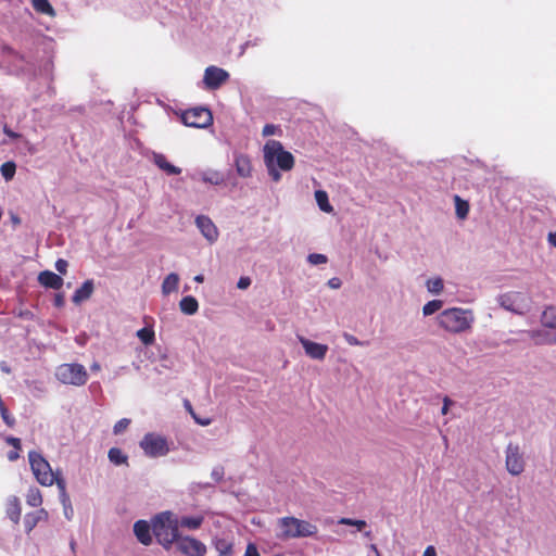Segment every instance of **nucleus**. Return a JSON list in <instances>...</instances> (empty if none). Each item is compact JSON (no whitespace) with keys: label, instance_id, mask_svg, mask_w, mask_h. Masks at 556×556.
Here are the masks:
<instances>
[{"label":"nucleus","instance_id":"nucleus-20","mask_svg":"<svg viewBox=\"0 0 556 556\" xmlns=\"http://www.w3.org/2000/svg\"><path fill=\"white\" fill-rule=\"evenodd\" d=\"M38 282L45 288L58 290L63 286V278L51 270H43L38 275Z\"/></svg>","mask_w":556,"mask_h":556},{"label":"nucleus","instance_id":"nucleus-3","mask_svg":"<svg viewBox=\"0 0 556 556\" xmlns=\"http://www.w3.org/2000/svg\"><path fill=\"white\" fill-rule=\"evenodd\" d=\"M179 517L170 510L162 511L152 518V531L160 545L169 549L179 539Z\"/></svg>","mask_w":556,"mask_h":556},{"label":"nucleus","instance_id":"nucleus-18","mask_svg":"<svg viewBox=\"0 0 556 556\" xmlns=\"http://www.w3.org/2000/svg\"><path fill=\"white\" fill-rule=\"evenodd\" d=\"M151 530H152V522L149 523L146 520H138L134 525V533H135L137 540L146 546H148L152 543Z\"/></svg>","mask_w":556,"mask_h":556},{"label":"nucleus","instance_id":"nucleus-36","mask_svg":"<svg viewBox=\"0 0 556 556\" xmlns=\"http://www.w3.org/2000/svg\"><path fill=\"white\" fill-rule=\"evenodd\" d=\"M442 307H443V301L431 300L422 306V315L425 317L431 316V315L438 313Z\"/></svg>","mask_w":556,"mask_h":556},{"label":"nucleus","instance_id":"nucleus-40","mask_svg":"<svg viewBox=\"0 0 556 556\" xmlns=\"http://www.w3.org/2000/svg\"><path fill=\"white\" fill-rule=\"evenodd\" d=\"M130 425L129 418H122L119 419L113 427L114 434H121L123 433Z\"/></svg>","mask_w":556,"mask_h":556},{"label":"nucleus","instance_id":"nucleus-63","mask_svg":"<svg viewBox=\"0 0 556 556\" xmlns=\"http://www.w3.org/2000/svg\"><path fill=\"white\" fill-rule=\"evenodd\" d=\"M365 535H366L367 538H369V536H370V532H369V531H366V532H365Z\"/></svg>","mask_w":556,"mask_h":556},{"label":"nucleus","instance_id":"nucleus-34","mask_svg":"<svg viewBox=\"0 0 556 556\" xmlns=\"http://www.w3.org/2000/svg\"><path fill=\"white\" fill-rule=\"evenodd\" d=\"M455 202V213L459 219H465L469 213V204L467 201L463 200L460 197H454Z\"/></svg>","mask_w":556,"mask_h":556},{"label":"nucleus","instance_id":"nucleus-52","mask_svg":"<svg viewBox=\"0 0 556 556\" xmlns=\"http://www.w3.org/2000/svg\"><path fill=\"white\" fill-rule=\"evenodd\" d=\"M212 477H213L216 481L220 480V479H222V477H223V469H222V468H215V469H213V471H212Z\"/></svg>","mask_w":556,"mask_h":556},{"label":"nucleus","instance_id":"nucleus-2","mask_svg":"<svg viewBox=\"0 0 556 556\" xmlns=\"http://www.w3.org/2000/svg\"><path fill=\"white\" fill-rule=\"evenodd\" d=\"M476 317L470 308L450 307L438 314L435 321L439 328L452 334L469 332Z\"/></svg>","mask_w":556,"mask_h":556},{"label":"nucleus","instance_id":"nucleus-37","mask_svg":"<svg viewBox=\"0 0 556 556\" xmlns=\"http://www.w3.org/2000/svg\"><path fill=\"white\" fill-rule=\"evenodd\" d=\"M0 172H1V175L2 177L9 181L11 180L14 175H15V172H16V165L14 162H5L1 165L0 167Z\"/></svg>","mask_w":556,"mask_h":556},{"label":"nucleus","instance_id":"nucleus-17","mask_svg":"<svg viewBox=\"0 0 556 556\" xmlns=\"http://www.w3.org/2000/svg\"><path fill=\"white\" fill-rule=\"evenodd\" d=\"M48 519L49 514L45 508H39L35 511L27 513L23 520L25 531L30 533L39 522L47 521Z\"/></svg>","mask_w":556,"mask_h":556},{"label":"nucleus","instance_id":"nucleus-59","mask_svg":"<svg viewBox=\"0 0 556 556\" xmlns=\"http://www.w3.org/2000/svg\"><path fill=\"white\" fill-rule=\"evenodd\" d=\"M64 511H65V517H66L67 519H70V518H71V514H72V507H71V505H70V506H66V508L64 507Z\"/></svg>","mask_w":556,"mask_h":556},{"label":"nucleus","instance_id":"nucleus-19","mask_svg":"<svg viewBox=\"0 0 556 556\" xmlns=\"http://www.w3.org/2000/svg\"><path fill=\"white\" fill-rule=\"evenodd\" d=\"M5 514L8 518L15 525L21 520L22 507L21 501L17 496L11 495L4 503Z\"/></svg>","mask_w":556,"mask_h":556},{"label":"nucleus","instance_id":"nucleus-5","mask_svg":"<svg viewBox=\"0 0 556 556\" xmlns=\"http://www.w3.org/2000/svg\"><path fill=\"white\" fill-rule=\"evenodd\" d=\"M139 447L149 458L165 457L170 452L167 437L159 432H147L139 441Z\"/></svg>","mask_w":556,"mask_h":556},{"label":"nucleus","instance_id":"nucleus-38","mask_svg":"<svg viewBox=\"0 0 556 556\" xmlns=\"http://www.w3.org/2000/svg\"><path fill=\"white\" fill-rule=\"evenodd\" d=\"M281 134H282L281 128L277 125H273V124H266L262 130V135L264 137L281 136Z\"/></svg>","mask_w":556,"mask_h":556},{"label":"nucleus","instance_id":"nucleus-9","mask_svg":"<svg viewBox=\"0 0 556 556\" xmlns=\"http://www.w3.org/2000/svg\"><path fill=\"white\" fill-rule=\"evenodd\" d=\"M496 302L501 307L515 314L523 315L530 311L532 301L529 294L521 291H508L500 294Z\"/></svg>","mask_w":556,"mask_h":556},{"label":"nucleus","instance_id":"nucleus-25","mask_svg":"<svg viewBox=\"0 0 556 556\" xmlns=\"http://www.w3.org/2000/svg\"><path fill=\"white\" fill-rule=\"evenodd\" d=\"M93 292V282L92 280H86L80 288H78L72 298V301L75 304H80L81 302L88 300Z\"/></svg>","mask_w":556,"mask_h":556},{"label":"nucleus","instance_id":"nucleus-15","mask_svg":"<svg viewBox=\"0 0 556 556\" xmlns=\"http://www.w3.org/2000/svg\"><path fill=\"white\" fill-rule=\"evenodd\" d=\"M194 224L204 239L214 244L219 238V230L214 222L206 215H199L194 219Z\"/></svg>","mask_w":556,"mask_h":556},{"label":"nucleus","instance_id":"nucleus-30","mask_svg":"<svg viewBox=\"0 0 556 556\" xmlns=\"http://www.w3.org/2000/svg\"><path fill=\"white\" fill-rule=\"evenodd\" d=\"M426 289L432 295H440L444 290V281L441 277H430L426 280Z\"/></svg>","mask_w":556,"mask_h":556},{"label":"nucleus","instance_id":"nucleus-11","mask_svg":"<svg viewBox=\"0 0 556 556\" xmlns=\"http://www.w3.org/2000/svg\"><path fill=\"white\" fill-rule=\"evenodd\" d=\"M505 467L511 476H519L525 471L526 460L520 447L508 444L505 450Z\"/></svg>","mask_w":556,"mask_h":556},{"label":"nucleus","instance_id":"nucleus-39","mask_svg":"<svg viewBox=\"0 0 556 556\" xmlns=\"http://www.w3.org/2000/svg\"><path fill=\"white\" fill-rule=\"evenodd\" d=\"M307 262L311 265H323L328 262V258L325 254L321 253H311L307 256Z\"/></svg>","mask_w":556,"mask_h":556},{"label":"nucleus","instance_id":"nucleus-32","mask_svg":"<svg viewBox=\"0 0 556 556\" xmlns=\"http://www.w3.org/2000/svg\"><path fill=\"white\" fill-rule=\"evenodd\" d=\"M34 10L38 13L54 17L56 15L55 10L49 2V0H31Z\"/></svg>","mask_w":556,"mask_h":556},{"label":"nucleus","instance_id":"nucleus-1","mask_svg":"<svg viewBox=\"0 0 556 556\" xmlns=\"http://www.w3.org/2000/svg\"><path fill=\"white\" fill-rule=\"evenodd\" d=\"M263 159L269 177L278 182L281 172H289L294 167V156L277 140H268L263 147Z\"/></svg>","mask_w":556,"mask_h":556},{"label":"nucleus","instance_id":"nucleus-31","mask_svg":"<svg viewBox=\"0 0 556 556\" xmlns=\"http://www.w3.org/2000/svg\"><path fill=\"white\" fill-rule=\"evenodd\" d=\"M25 500L30 507H40L43 502L41 491L36 486H31L27 490Z\"/></svg>","mask_w":556,"mask_h":556},{"label":"nucleus","instance_id":"nucleus-21","mask_svg":"<svg viewBox=\"0 0 556 556\" xmlns=\"http://www.w3.org/2000/svg\"><path fill=\"white\" fill-rule=\"evenodd\" d=\"M235 166L240 177L248 178L252 175V163L248 155L238 154L235 157Z\"/></svg>","mask_w":556,"mask_h":556},{"label":"nucleus","instance_id":"nucleus-50","mask_svg":"<svg viewBox=\"0 0 556 556\" xmlns=\"http://www.w3.org/2000/svg\"><path fill=\"white\" fill-rule=\"evenodd\" d=\"M451 403H452V402H451L447 397H445V399H444V401H443V406H442V408H441V413H442L443 415H446V414L448 413V410H450V406H451Z\"/></svg>","mask_w":556,"mask_h":556},{"label":"nucleus","instance_id":"nucleus-62","mask_svg":"<svg viewBox=\"0 0 556 556\" xmlns=\"http://www.w3.org/2000/svg\"><path fill=\"white\" fill-rule=\"evenodd\" d=\"M25 143H26V146H27L28 151H29L30 153H34V152H35V149L29 144V142H28V141H26Z\"/></svg>","mask_w":556,"mask_h":556},{"label":"nucleus","instance_id":"nucleus-7","mask_svg":"<svg viewBox=\"0 0 556 556\" xmlns=\"http://www.w3.org/2000/svg\"><path fill=\"white\" fill-rule=\"evenodd\" d=\"M280 536L282 538H304L316 534L317 527L309 521L298 519L295 517H283L278 520Z\"/></svg>","mask_w":556,"mask_h":556},{"label":"nucleus","instance_id":"nucleus-55","mask_svg":"<svg viewBox=\"0 0 556 556\" xmlns=\"http://www.w3.org/2000/svg\"><path fill=\"white\" fill-rule=\"evenodd\" d=\"M17 451H18V450H15V451H12V452H10V453L8 454V458H9V460L14 462V460H16V459L20 457V454H18V452H17Z\"/></svg>","mask_w":556,"mask_h":556},{"label":"nucleus","instance_id":"nucleus-57","mask_svg":"<svg viewBox=\"0 0 556 556\" xmlns=\"http://www.w3.org/2000/svg\"><path fill=\"white\" fill-rule=\"evenodd\" d=\"M548 242L556 248V231L548 235Z\"/></svg>","mask_w":556,"mask_h":556},{"label":"nucleus","instance_id":"nucleus-24","mask_svg":"<svg viewBox=\"0 0 556 556\" xmlns=\"http://www.w3.org/2000/svg\"><path fill=\"white\" fill-rule=\"evenodd\" d=\"M204 521L203 515H186L182 517H179V526L180 528L195 531L201 528Z\"/></svg>","mask_w":556,"mask_h":556},{"label":"nucleus","instance_id":"nucleus-60","mask_svg":"<svg viewBox=\"0 0 556 556\" xmlns=\"http://www.w3.org/2000/svg\"><path fill=\"white\" fill-rule=\"evenodd\" d=\"M193 280L198 283H202L204 281L203 275H197L194 276Z\"/></svg>","mask_w":556,"mask_h":556},{"label":"nucleus","instance_id":"nucleus-28","mask_svg":"<svg viewBox=\"0 0 556 556\" xmlns=\"http://www.w3.org/2000/svg\"><path fill=\"white\" fill-rule=\"evenodd\" d=\"M54 484L56 485V488L59 490L60 502L63 505V507L66 508V506H70V497H68V494L66 492V481L63 478L61 471H59L55 475Z\"/></svg>","mask_w":556,"mask_h":556},{"label":"nucleus","instance_id":"nucleus-12","mask_svg":"<svg viewBox=\"0 0 556 556\" xmlns=\"http://www.w3.org/2000/svg\"><path fill=\"white\" fill-rule=\"evenodd\" d=\"M177 551L185 556H205L206 545L192 535H180L175 542Z\"/></svg>","mask_w":556,"mask_h":556},{"label":"nucleus","instance_id":"nucleus-58","mask_svg":"<svg viewBox=\"0 0 556 556\" xmlns=\"http://www.w3.org/2000/svg\"><path fill=\"white\" fill-rule=\"evenodd\" d=\"M90 369L93 371H99L101 369V366L99 363L94 362L91 364Z\"/></svg>","mask_w":556,"mask_h":556},{"label":"nucleus","instance_id":"nucleus-33","mask_svg":"<svg viewBox=\"0 0 556 556\" xmlns=\"http://www.w3.org/2000/svg\"><path fill=\"white\" fill-rule=\"evenodd\" d=\"M201 179L204 182H208L212 185H220L224 182V176L215 169H207L202 172Z\"/></svg>","mask_w":556,"mask_h":556},{"label":"nucleus","instance_id":"nucleus-46","mask_svg":"<svg viewBox=\"0 0 556 556\" xmlns=\"http://www.w3.org/2000/svg\"><path fill=\"white\" fill-rule=\"evenodd\" d=\"M7 442L12 445L15 450L21 448V441L17 438L9 437L7 438Z\"/></svg>","mask_w":556,"mask_h":556},{"label":"nucleus","instance_id":"nucleus-27","mask_svg":"<svg viewBox=\"0 0 556 556\" xmlns=\"http://www.w3.org/2000/svg\"><path fill=\"white\" fill-rule=\"evenodd\" d=\"M180 311L186 315H194L199 309V303L192 295L184 296L179 302Z\"/></svg>","mask_w":556,"mask_h":556},{"label":"nucleus","instance_id":"nucleus-22","mask_svg":"<svg viewBox=\"0 0 556 556\" xmlns=\"http://www.w3.org/2000/svg\"><path fill=\"white\" fill-rule=\"evenodd\" d=\"M179 281H180V278H179L178 274L170 273V274L166 275L161 285L162 294L164 296H167L172 293L177 292L178 287H179Z\"/></svg>","mask_w":556,"mask_h":556},{"label":"nucleus","instance_id":"nucleus-61","mask_svg":"<svg viewBox=\"0 0 556 556\" xmlns=\"http://www.w3.org/2000/svg\"><path fill=\"white\" fill-rule=\"evenodd\" d=\"M1 369H2V371L7 372V374L10 372V368L4 363L1 364Z\"/></svg>","mask_w":556,"mask_h":556},{"label":"nucleus","instance_id":"nucleus-41","mask_svg":"<svg viewBox=\"0 0 556 556\" xmlns=\"http://www.w3.org/2000/svg\"><path fill=\"white\" fill-rule=\"evenodd\" d=\"M252 283V280L248 276H242L237 281V288L240 290H247Z\"/></svg>","mask_w":556,"mask_h":556},{"label":"nucleus","instance_id":"nucleus-10","mask_svg":"<svg viewBox=\"0 0 556 556\" xmlns=\"http://www.w3.org/2000/svg\"><path fill=\"white\" fill-rule=\"evenodd\" d=\"M181 121L188 127L206 128L213 123V116L205 108H194L184 112Z\"/></svg>","mask_w":556,"mask_h":556},{"label":"nucleus","instance_id":"nucleus-51","mask_svg":"<svg viewBox=\"0 0 556 556\" xmlns=\"http://www.w3.org/2000/svg\"><path fill=\"white\" fill-rule=\"evenodd\" d=\"M353 527H355L358 531H363L367 527V523L365 520L355 519Z\"/></svg>","mask_w":556,"mask_h":556},{"label":"nucleus","instance_id":"nucleus-43","mask_svg":"<svg viewBox=\"0 0 556 556\" xmlns=\"http://www.w3.org/2000/svg\"><path fill=\"white\" fill-rule=\"evenodd\" d=\"M343 339L345 342L351 346H359L362 345V342L353 334L351 333H344Z\"/></svg>","mask_w":556,"mask_h":556},{"label":"nucleus","instance_id":"nucleus-53","mask_svg":"<svg viewBox=\"0 0 556 556\" xmlns=\"http://www.w3.org/2000/svg\"><path fill=\"white\" fill-rule=\"evenodd\" d=\"M354 521H355V519L341 518V519H339L338 523L353 527Z\"/></svg>","mask_w":556,"mask_h":556},{"label":"nucleus","instance_id":"nucleus-8","mask_svg":"<svg viewBox=\"0 0 556 556\" xmlns=\"http://www.w3.org/2000/svg\"><path fill=\"white\" fill-rule=\"evenodd\" d=\"M55 378L63 384L81 387L88 381V372L81 364L65 363L56 367Z\"/></svg>","mask_w":556,"mask_h":556},{"label":"nucleus","instance_id":"nucleus-45","mask_svg":"<svg viewBox=\"0 0 556 556\" xmlns=\"http://www.w3.org/2000/svg\"><path fill=\"white\" fill-rule=\"evenodd\" d=\"M225 522H226V518L223 517V516H214L213 517V527L215 529H223V528H225L226 527Z\"/></svg>","mask_w":556,"mask_h":556},{"label":"nucleus","instance_id":"nucleus-14","mask_svg":"<svg viewBox=\"0 0 556 556\" xmlns=\"http://www.w3.org/2000/svg\"><path fill=\"white\" fill-rule=\"evenodd\" d=\"M298 340L301 343L305 355L311 359L321 362L326 358L329 351V346L327 344L315 342L303 336H299Z\"/></svg>","mask_w":556,"mask_h":556},{"label":"nucleus","instance_id":"nucleus-56","mask_svg":"<svg viewBox=\"0 0 556 556\" xmlns=\"http://www.w3.org/2000/svg\"><path fill=\"white\" fill-rule=\"evenodd\" d=\"M195 421L197 424L201 425V426H208L211 425V419L210 418H195Z\"/></svg>","mask_w":556,"mask_h":556},{"label":"nucleus","instance_id":"nucleus-42","mask_svg":"<svg viewBox=\"0 0 556 556\" xmlns=\"http://www.w3.org/2000/svg\"><path fill=\"white\" fill-rule=\"evenodd\" d=\"M243 556H261V554L254 543H248Z\"/></svg>","mask_w":556,"mask_h":556},{"label":"nucleus","instance_id":"nucleus-35","mask_svg":"<svg viewBox=\"0 0 556 556\" xmlns=\"http://www.w3.org/2000/svg\"><path fill=\"white\" fill-rule=\"evenodd\" d=\"M138 339L146 345H150L155 340L154 330L150 327L141 328L137 331Z\"/></svg>","mask_w":556,"mask_h":556},{"label":"nucleus","instance_id":"nucleus-54","mask_svg":"<svg viewBox=\"0 0 556 556\" xmlns=\"http://www.w3.org/2000/svg\"><path fill=\"white\" fill-rule=\"evenodd\" d=\"M4 134L12 139L20 138V135L17 132H14L9 128H4Z\"/></svg>","mask_w":556,"mask_h":556},{"label":"nucleus","instance_id":"nucleus-29","mask_svg":"<svg viewBox=\"0 0 556 556\" xmlns=\"http://www.w3.org/2000/svg\"><path fill=\"white\" fill-rule=\"evenodd\" d=\"M109 460L115 466H128V456L118 447H112L108 452Z\"/></svg>","mask_w":556,"mask_h":556},{"label":"nucleus","instance_id":"nucleus-49","mask_svg":"<svg viewBox=\"0 0 556 556\" xmlns=\"http://www.w3.org/2000/svg\"><path fill=\"white\" fill-rule=\"evenodd\" d=\"M422 556H437V551H435L434 546H432V545L427 546L422 553Z\"/></svg>","mask_w":556,"mask_h":556},{"label":"nucleus","instance_id":"nucleus-47","mask_svg":"<svg viewBox=\"0 0 556 556\" xmlns=\"http://www.w3.org/2000/svg\"><path fill=\"white\" fill-rule=\"evenodd\" d=\"M328 286L331 289H339L341 287V280L339 278H331L328 280Z\"/></svg>","mask_w":556,"mask_h":556},{"label":"nucleus","instance_id":"nucleus-16","mask_svg":"<svg viewBox=\"0 0 556 556\" xmlns=\"http://www.w3.org/2000/svg\"><path fill=\"white\" fill-rule=\"evenodd\" d=\"M212 546L218 556H232L235 553L233 538L213 535Z\"/></svg>","mask_w":556,"mask_h":556},{"label":"nucleus","instance_id":"nucleus-6","mask_svg":"<svg viewBox=\"0 0 556 556\" xmlns=\"http://www.w3.org/2000/svg\"><path fill=\"white\" fill-rule=\"evenodd\" d=\"M28 462L31 472L40 485L52 486L54 484L55 475L60 470H53L42 454L36 451H30L28 453Z\"/></svg>","mask_w":556,"mask_h":556},{"label":"nucleus","instance_id":"nucleus-23","mask_svg":"<svg viewBox=\"0 0 556 556\" xmlns=\"http://www.w3.org/2000/svg\"><path fill=\"white\" fill-rule=\"evenodd\" d=\"M152 161L160 169L164 170L168 175H179L181 173L179 167L170 164L165 155L161 153H153Z\"/></svg>","mask_w":556,"mask_h":556},{"label":"nucleus","instance_id":"nucleus-13","mask_svg":"<svg viewBox=\"0 0 556 556\" xmlns=\"http://www.w3.org/2000/svg\"><path fill=\"white\" fill-rule=\"evenodd\" d=\"M229 78V73L214 65L207 66L203 75V84L206 89L216 90Z\"/></svg>","mask_w":556,"mask_h":556},{"label":"nucleus","instance_id":"nucleus-44","mask_svg":"<svg viewBox=\"0 0 556 556\" xmlns=\"http://www.w3.org/2000/svg\"><path fill=\"white\" fill-rule=\"evenodd\" d=\"M67 262L63 258H59L56 262H55V269L61 274V275H65L66 271H67Z\"/></svg>","mask_w":556,"mask_h":556},{"label":"nucleus","instance_id":"nucleus-26","mask_svg":"<svg viewBox=\"0 0 556 556\" xmlns=\"http://www.w3.org/2000/svg\"><path fill=\"white\" fill-rule=\"evenodd\" d=\"M314 198L321 212L327 214L333 213V206L331 205L328 193L325 190H316L314 192Z\"/></svg>","mask_w":556,"mask_h":556},{"label":"nucleus","instance_id":"nucleus-48","mask_svg":"<svg viewBox=\"0 0 556 556\" xmlns=\"http://www.w3.org/2000/svg\"><path fill=\"white\" fill-rule=\"evenodd\" d=\"M64 303H65L64 295L61 294V293L55 294V296H54V305L56 307H62L64 305Z\"/></svg>","mask_w":556,"mask_h":556},{"label":"nucleus","instance_id":"nucleus-4","mask_svg":"<svg viewBox=\"0 0 556 556\" xmlns=\"http://www.w3.org/2000/svg\"><path fill=\"white\" fill-rule=\"evenodd\" d=\"M536 344H556V306L546 307L541 315V328L529 332Z\"/></svg>","mask_w":556,"mask_h":556}]
</instances>
